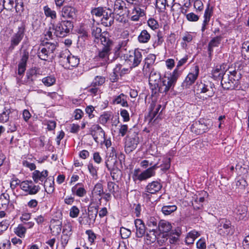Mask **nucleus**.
<instances>
[{
	"label": "nucleus",
	"mask_w": 249,
	"mask_h": 249,
	"mask_svg": "<svg viewBox=\"0 0 249 249\" xmlns=\"http://www.w3.org/2000/svg\"><path fill=\"white\" fill-rule=\"evenodd\" d=\"M128 97L123 93L114 95L112 97V103L113 105H119L122 107H128Z\"/></svg>",
	"instance_id": "20"
},
{
	"label": "nucleus",
	"mask_w": 249,
	"mask_h": 249,
	"mask_svg": "<svg viewBox=\"0 0 249 249\" xmlns=\"http://www.w3.org/2000/svg\"><path fill=\"white\" fill-rule=\"evenodd\" d=\"M222 38V36H216L213 38L209 42L208 46V52L209 57H211L212 55L213 52V48L218 47L221 43Z\"/></svg>",
	"instance_id": "27"
},
{
	"label": "nucleus",
	"mask_w": 249,
	"mask_h": 249,
	"mask_svg": "<svg viewBox=\"0 0 249 249\" xmlns=\"http://www.w3.org/2000/svg\"><path fill=\"white\" fill-rule=\"evenodd\" d=\"M25 32V25L22 23L18 28V31L14 33L11 37L10 45L9 47V50L12 51L16 46H18L24 37Z\"/></svg>",
	"instance_id": "7"
},
{
	"label": "nucleus",
	"mask_w": 249,
	"mask_h": 249,
	"mask_svg": "<svg viewBox=\"0 0 249 249\" xmlns=\"http://www.w3.org/2000/svg\"><path fill=\"white\" fill-rule=\"evenodd\" d=\"M28 58V52L26 50H24L22 53L20 61L18 65V74L19 76L23 75L26 70L27 62Z\"/></svg>",
	"instance_id": "21"
},
{
	"label": "nucleus",
	"mask_w": 249,
	"mask_h": 249,
	"mask_svg": "<svg viewBox=\"0 0 249 249\" xmlns=\"http://www.w3.org/2000/svg\"><path fill=\"white\" fill-rule=\"evenodd\" d=\"M175 0H172L174 2ZM156 6L159 8L160 11H163L166 9V6H169V4L167 3V0H156Z\"/></svg>",
	"instance_id": "52"
},
{
	"label": "nucleus",
	"mask_w": 249,
	"mask_h": 249,
	"mask_svg": "<svg viewBox=\"0 0 249 249\" xmlns=\"http://www.w3.org/2000/svg\"><path fill=\"white\" fill-rule=\"evenodd\" d=\"M128 125L127 124H121L119 128V134L122 136H124L128 132Z\"/></svg>",
	"instance_id": "57"
},
{
	"label": "nucleus",
	"mask_w": 249,
	"mask_h": 249,
	"mask_svg": "<svg viewBox=\"0 0 249 249\" xmlns=\"http://www.w3.org/2000/svg\"><path fill=\"white\" fill-rule=\"evenodd\" d=\"M188 59V56L186 55L183 58H182L180 60H179L178 61V62L176 68L174 70H177L178 72V73H179L178 77L180 76V75L181 74V71L178 70L179 68L181 66H182L184 64H185L187 62Z\"/></svg>",
	"instance_id": "55"
},
{
	"label": "nucleus",
	"mask_w": 249,
	"mask_h": 249,
	"mask_svg": "<svg viewBox=\"0 0 249 249\" xmlns=\"http://www.w3.org/2000/svg\"><path fill=\"white\" fill-rule=\"evenodd\" d=\"M159 219L158 217L150 216L147 221V225L149 229L158 230L159 227Z\"/></svg>",
	"instance_id": "38"
},
{
	"label": "nucleus",
	"mask_w": 249,
	"mask_h": 249,
	"mask_svg": "<svg viewBox=\"0 0 249 249\" xmlns=\"http://www.w3.org/2000/svg\"><path fill=\"white\" fill-rule=\"evenodd\" d=\"M156 58V56L154 54H149L147 55V56L145 58V64L144 67L146 68H150L151 66H152L155 61Z\"/></svg>",
	"instance_id": "41"
},
{
	"label": "nucleus",
	"mask_w": 249,
	"mask_h": 249,
	"mask_svg": "<svg viewBox=\"0 0 249 249\" xmlns=\"http://www.w3.org/2000/svg\"><path fill=\"white\" fill-rule=\"evenodd\" d=\"M14 111H12L10 108L4 107L0 112V122L5 123L8 122L10 119L12 118L11 114Z\"/></svg>",
	"instance_id": "30"
},
{
	"label": "nucleus",
	"mask_w": 249,
	"mask_h": 249,
	"mask_svg": "<svg viewBox=\"0 0 249 249\" xmlns=\"http://www.w3.org/2000/svg\"><path fill=\"white\" fill-rule=\"evenodd\" d=\"M80 59L76 56L70 54L68 58L67 59L66 62L68 63L72 67H77L79 64Z\"/></svg>",
	"instance_id": "42"
},
{
	"label": "nucleus",
	"mask_w": 249,
	"mask_h": 249,
	"mask_svg": "<svg viewBox=\"0 0 249 249\" xmlns=\"http://www.w3.org/2000/svg\"><path fill=\"white\" fill-rule=\"evenodd\" d=\"M112 44V41H109L107 44H102L103 49L99 51L98 55L96 56L97 60H102L105 62L108 60V57L110 52V46Z\"/></svg>",
	"instance_id": "16"
},
{
	"label": "nucleus",
	"mask_w": 249,
	"mask_h": 249,
	"mask_svg": "<svg viewBox=\"0 0 249 249\" xmlns=\"http://www.w3.org/2000/svg\"><path fill=\"white\" fill-rule=\"evenodd\" d=\"M148 26L152 30H155L159 28L158 22L153 18H150L147 21Z\"/></svg>",
	"instance_id": "54"
},
{
	"label": "nucleus",
	"mask_w": 249,
	"mask_h": 249,
	"mask_svg": "<svg viewBox=\"0 0 249 249\" xmlns=\"http://www.w3.org/2000/svg\"><path fill=\"white\" fill-rule=\"evenodd\" d=\"M76 9L71 6H65L61 10V16L65 18L73 19L76 17Z\"/></svg>",
	"instance_id": "25"
},
{
	"label": "nucleus",
	"mask_w": 249,
	"mask_h": 249,
	"mask_svg": "<svg viewBox=\"0 0 249 249\" xmlns=\"http://www.w3.org/2000/svg\"><path fill=\"white\" fill-rule=\"evenodd\" d=\"M72 226L69 223L65 224L64 225L63 229V234L71 235V234Z\"/></svg>",
	"instance_id": "58"
},
{
	"label": "nucleus",
	"mask_w": 249,
	"mask_h": 249,
	"mask_svg": "<svg viewBox=\"0 0 249 249\" xmlns=\"http://www.w3.org/2000/svg\"><path fill=\"white\" fill-rule=\"evenodd\" d=\"M217 231L218 234L224 237L232 234L233 229L231 222L225 218L221 219L217 225Z\"/></svg>",
	"instance_id": "8"
},
{
	"label": "nucleus",
	"mask_w": 249,
	"mask_h": 249,
	"mask_svg": "<svg viewBox=\"0 0 249 249\" xmlns=\"http://www.w3.org/2000/svg\"><path fill=\"white\" fill-rule=\"evenodd\" d=\"M199 72V69L197 65L192 67L189 73L182 83V87L185 89L189 88L197 79Z\"/></svg>",
	"instance_id": "10"
},
{
	"label": "nucleus",
	"mask_w": 249,
	"mask_h": 249,
	"mask_svg": "<svg viewBox=\"0 0 249 249\" xmlns=\"http://www.w3.org/2000/svg\"><path fill=\"white\" fill-rule=\"evenodd\" d=\"M120 234H121L122 237L123 238L126 239L130 236L131 231L130 230L127 229L122 227L120 229Z\"/></svg>",
	"instance_id": "56"
},
{
	"label": "nucleus",
	"mask_w": 249,
	"mask_h": 249,
	"mask_svg": "<svg viewBox=\"0 0 249 249\" xmlns=\"http://www.w3.org/2000/svg\"><path fill=\"white\" fill-rule=\"evenodd\" d=\"M124 58L130 68H135L138 66L142 59V52L138 49H135L124 54Z\"/></svg>",
	"instance_id": "4"
},
{
	"label": "nucleus",
	"mask_w": 249,
	"mask_h": 249,
	"mask_svg": "<svg viewBox=\"0 0 249 249\" xmlns=\"http://www.w3.org/2000/svg\"><path fill=\"white\" fill-rule=\"evenodd\" d=\"M135 226L136 228V236L138 238L142 237L146 233V228L142 221L140 219H137L135 220Z\"/></svg>",
	"instance_id": "23"
},
{
	"label": "nucleus",
	"mask_w": 249,
	"mask_h": 249,
	"mask_svg": "<svg viewBox=\"0 0 249 249\" xmlns=\"http://www.w3.org/2000/svg\"><path fill=\"white\" fill-rule=\"evenodd\" d=\"M56 79L53 75L47 76L42 79V82L45 86L50 87L55 83Z\"/></svg>",
	"instance_id": "43"
},
{
	"label": "nucleus",
	"mask_w": 249,
	"mask_h": 249,
	"mask_svg": "<svg viewBox=\"0 0 249 249\" xmlns=\"http://www.w3.org/2000/svg\"><path fill=\"white\" fill-rule=\"evenodd\" d=\"M119 186L112 181H108L107 183V191L112 194L116 197L117 192H118Z\"/></svg>",
	"instance_id": "37"
},
{
	"label": "nucleus",
	"mask_w": 249,
	"mask_h": 249,
	"mask_svg": "<svg viewBox=\"0 0 249 249\" xmlns=\"http://www.w3.org/2000/svg\"><path fill=\"white\" fill-rule=\"evenodd\" d=\"M105 82V77L102 76H96L91 83V87H97L103 85Z\"/></svg>",
	"instance_id": "46"
},
{
	"label": "nucleus",
	"mask_w": 249,
	"mask_h": 249,
	"mask_svg": "<svg viewBox=\"0 0 249 249\" xmlns=\"http://www.w3.org/2000/svg\"><path fill=\"white\" fill-rule=\"evenodd\" d=\"M139 142V138L137 133H135L134 137L128 136L125 142V148L126 150L132 151L134 150Z\"/></svg>",
	"instance_id": "22"
},
{
	"label": "nucleus",
	"mask_w": 249,
	"mask_h": 249,
	"mask_svg": "<svg viewBox=\"0 0 249 249\" xmlns=\"http://www.w3.org/2000/svg\"><path fill=\"white\" fill-rule=\"evenodd\" d=\"M224 64L216 66L212 71L213 77L215 79H222L223 75L227 72V70Z\"/></svg>",
	"instance_id": "26"
},
{
	"label": "nucleus",
	"mask_w": 249,
	"mask_h": 249,
	"mask_svg": "<svg viewBox=\"0 0 249 249\" xmlns=\"http://www.w3.org/2000/svg\"><path fill=\"white\" fill-rule=\"evenodd\" d=\"M113 14L112 10L110 9H104L103 12L102 13L101 21L102 24L106 27H109L112 25L114 22V18L112 16Z\"/></svg>",
	"instance_id": "17"
},
{
	"label": "nucleus",
	"mask_w": 249,
	"mask_h": 249,
	"mask_svg": "<svg viewBox=\"0 0 249 249\" xmlns=\"http://www.w3.org/2000/svg\"><path fill=\"white\" fill-rule=\"evenodd\" d=\"M70 52L67 50L65 49L61 51L58 57L61 59V61H63L64 62L67 61V59L70 55Z\"/></svg>",
	"instance_id": "60"
},
{
	"label": "nucleus",
	"mask_w": 249,
	"mask_h": 249,
	"mask_svg": "<svg viewBox=\"0 0 249 249\" xmlns=\"http://www.w3.org/2000/svg\"><path fill=\"white\" fill-rule=\"evenodd\" d=\"M177 209V207L175 205H163L161 208V212L165 215H168L175 212Z\"/></svg>",
	"instance_id": "39"
},
{
	"label": "nucleus",
	"mask_w": 249,
	"mask_h": 249,
	"mask_svg": "<svg viewBox=\"0 0 249 249\" xmlns=\"http://www.w3.org/2000/svg\"><path fill=\"white\" fill-rule=\"evenodd\" d=\"M162 184L157 180H154L148 183L145 188V192L151 194H155L162 188Z\"/></svg>",
	"instance_id": "24"
},
{
	"label": "nucleus",
	"mask_w": 249,
	"mask_h": 249,
	"mask_svg": "<svg viewBox=\"0 0 249 249\" xmlns=\"http://www.w3.org/2000/svg\"><path fill=\"white\" fill-rule=\"evenodd\" d=\"M158 164H155L139 174L140 169H135L132 175V178L135 182L137 180L142 181L155 175V170L159 168Z\"/></svg>",
	"instance_id": "5"
},
{
	"label": "nucleus",
	"mask_w": 249,
	"mask_h": 249,
	"mask_svg": "<svg viewBox=\"0 0 249 249\" xmlns=\"http://www.w3.org/2000/svg\"><path fill=\"white\" fill-rule=\"evenodd\" d=\"M57 45V43L56 42H46L43 45L44 46L45 48H47V51L49 53L51 54V53H53L54 51L56 49V46Z\"/></svg>",
	"instance_id": "50"
},
{
	"label": "nucleus",
	"mask_w": 249,
	"mask_h": 249,
	"mask_svg": "<svg viewBox=\"0 0 249 249\" xmlns=\"http://www.w3.org/2000/svg\"><path fill=\"white\" fill-rule=\"evenodd\" d=\"M44 14L47 17H50L52 19H55L56 18V13L54 10H52L48 6L44 7Z\"/></svg>",
	"instance_id": "51"
},
{
	"label": "nucleus",
	"mask_w": 249,
	"mask_h": 249,
	"mask_svg": "<svg viewBox=\"0 0 249 249\" xmlns=\"http://www.w3.org/2000/svg\"><path fill=\"white\" fill-rule=\"evenodd\" d=\"M205 198L204 197H200L198 198L196 197L192 203V205L195 209L199 210L203 207V202L204 201Z\"/></svg>",
	"instance_id": "49"
},
{
	"label": "nucleus",
	"mask_w": 249,
	"mask_h": 249,
	"mask_svg": "<svg viewBox=\"0 0 249 249\" xmlns=\"http://www.w3.org/2000/svg\"><path fill=\"white\" fill-rule=\"evenodd\" d=\"M103 186L102 183H96L93 189L92 194L95 195L101 196L102 194H104Z\"/></svg>",
	"instance_id": "47"
},
{
	"label": "nucleus",
	"mask_w": 249,
	"mask_h": 249,
	"mask_svg": "<svg viewBox=\"0 0 249 249\" xmlns=\"http://www.w3.org/2000/svg\"><path fill=\"white\" fill-rule=\"evenodd\" d=\"M90 134L97 143H102L105 140V132L98 124L92 125L89 129Z\"/></svg>",
	"instance_id": "14"
},
{
	"label": "nucleus",
	"mask_w": 249,
	"mask_h": 249,
	"mask_svg": "<svg viewBox=\"0 0 249 249\" xmlns=\"http://www.w3.org/2000/svg\"><path fill=\"white\" fill-rule=\"evenodd\" d=\"M241 78V74L236 71H227L226 74L223 75L221 79V84L222 87L226 89H241L240 79Z\"/></svg>",
	"instance_id": "1"
},
{
	"label": "nucleus",
	"mask_w": 249,
	"mask_h": 249,
	"mask_svg": "<svg viewBox=\"0 0 249 249\" xmlns=\"http://www.w3.org/2000/svg\"><path fill=\"white\" fill-rule=\"evenodd\" d=\"M20 188L28 194L33 195L36 194L40 189L39 185H35L32 180H25L20 184Z\"/></svg>",
	"instance_id": "15"
},
{
	"label": "nucleus",
	"mask_w": 249,
	"mask_h": 249,
	"mask_svg": "<svg viewBox=\"0 0 249 249\" xmlns=\"http://www.w3.org/2000/svg\"><path fill=\"white\" fill-rule=\"evenodd\" d=\"M71 193L74 196L83 197L86 195L87 191L81 183H78L71 188Z\"/></svg>",
	"instance_id": "28"
},
{
	"label": "nucleus",
	"mask_w": 249,
	"mask_h": 249,
	"mask_svg": "<svg viewBox=\"0 0 249 249\" xmlns=\"http://www.w3.org/2000/svg\"><path fill=\"white\" fill-rule=\"evenodd\" d=\"M48 173L47 170H44L42 172L35 170L32 173V178L36 183L42 184L48 178L47 177Z\"/></svg>",
	"instance_id": "19"
},
{
	"label": "nucleus",
	"mask_w": 249,
	"mask_h": 249,
	"mask_svg": "<svg viewBox=\"0 0 249 249\" xmlns=\"http://www.w3.org/2000/svg\"><path fill=\"white\" fill-rule=\"evenodd\" d=\"M79 210L76 206H72L70 210V216L72 218H75L78 216Z\"/></svg>",
	"instance_id": "61"
},
{
	"label": "nucleus",
	"mask_w": 249,
	"mask_h": 249,
	"mask_svg": "<svg viewBox=\"0 0 249 249\" xmlns=\"http://www.w3.org/2000/svg\"><path fill=\"white\" fill-rule=\"evenodd\" d=\"M178 72L174 70L172 73L161 79V85L159 86L157 94L159 92L166 94L170 89H173L178 78Z\"/></svg>",
	"instance_id": "2"
},
{
	"label": "nucleus",
	"mask_w": 249,
	"mask_h": 249,
	"mask_svg": "<svg viewBox=\"0 0 249 249\" xmlns=\"http://www.w3.org/2000/svg\"><path fill=\"white\" fill-rule=\"evenodd\" d=\"M44 187L48 194H52L54 190V179L48 178L44 182Z\"/></svg>",
	"instance_id": "35"
},
{
	"label": "nucleus",
	"mask_w": 249,
	"mask_h": 249,
	"mask_svg": "<svg viewBox=\"0 0 249 249\" xmlns=\"http://www.w3.org/2000/svg\"><path fill=\"white\" fill-rule=\"evenodd\" d=\"M158 234V231L155 229H148L146 231L145 239L148 244L154 243L156 239Z\"/></svg>",
	"instance_id": "29"
},
{
	"label": "nucleus",
	"mask_w": 249,
	"mask_h": 249,
	"mask_svg": "<svg viewBox=\"0 0 249 249\" xmlns=\"http://www.w3.org/2000/svg\"><path fill=\"white\" fill-rule=\"evenodd\" d=\"M209 120L201 119L193 123L191 127V131L197 135L205 133L209 129L210 127Z\"/></svg>",
	"instance_id": "13"
},
{
	"label": "nucleus",
	"mask_w": 249,
	"mask_h": 249,
	"mask_svg": "<svg viewBox=\"0 0 249 249\" xmlns=\"http://www.w3.org/2000/svg\"><path fill=\"white\" fill-rule=\"evenodd\" d=\"M26 229L23 225L20 224L14 229V232L18 237L20 238L24 237L26 233Z\"/></svg>",
	"instance_id": "48"
},
{
	"label": "nucleus",
	"mask_w": 249,
	"mask_h": 249,
	"mask_svg": "<svg viewBox=\"0 0 249 249\" xmlns=\"http://www.w3.org/2000/svg\"><path fill=\"white\" fill-rule=\"evenodd\" d=\"M56 36L63 37L67 36L73 29V22L70 20H62L57 24L53 25Z\"/></svg>",
	"instance_id": "3"
},
{
	"label": "nucleus",
	"mask_w": 249,
	"mask_h": 249,
	"mask_svg": "<svg viewBox=\"0 0 249 249\" xmlns=\"http://www.w3.org/2000/svg\"><path fill=\"white\" fill-rule=\"evenodd\" d=\"M141 6H134L131 10H127L128 15L132 21L139 20L140 17L145 15L144 10L141 8Z\"/></svg>",
	"instance_id": "18"
},
{
	"label": "nucleus",
	"mask_w": 249,
	"mask_h": 249,
	"mask_svg": "<svg viewBox=\"0 0 249 249\" xmlns=\"http://www.w3.org/2000/svg\"><path fill=\"white\" fill-rule=\"evenodd\" d=\"M111 117V114L109 112H104L99 118L100 123L103 125H106Z\"/></svg>",
	"instance_id": "53"
},
{
	"label": "nucleus",
	"mask_w": 249,
	"mask_h": 249,
	"mask_svg": "<svg viewBox=\"0 0 249 249\" xmlns=\"http://www.w3.org/2000/svg\"><path fill=\"white\" fill-rule=\"evenodd\" d=\"M212 10L209 7V5H208L207 8L205 9L204 15V20L202 23L201 30L204 32L206 29V26L210 21V18L212 16Z\"/></svg>",
	"instance_id": "33"
},
{
	"label": "nucleus",
	"mask_w": 249,
	"mask_h": 249,
	"mask_svg": "<svg viewBox=\"0 0 249 249\" xmlns=\"http://www.w3.org/2000/svg\"><path fill=\"white\" fill-rule=\"evenodd\" d=\"M196 89L200 93H205L209 97H213L216 91L214 83L208 80H203L197 83Z\"/></svg>",
	"instance_id": "6"
},
{
	"label": "nucleus",
	"mask_w": 249,
	"mask_h": 249,
	"mask_svg": "<svg viewBox=\"0 0 249 249\" xmlns=\"http://www.w3.org/2000/svg\"><path fill=\"white\" fill-rule=\"evenodd\" d=\"M161 80L160 73L153 69L151 71L149 76V84L152 90V95L156 96L159 82Z\"/></svg>",
	"instance_id": "11"
},
{
	"label": "nucleus",
	"mask_w": 249,
	"mask_h": 249,
	"mask_svg": "<svg viewBox=\"0 0 249 249\" xmlns=\"http://www.w3.org/2000/svg\"><path fill=\"white\" fill-rule=\"evenodd\" d=\"M100 28L93 26L91 28V34L94 37V41L97 43H100L102 44H107L109 41H111L108 37V34L107 33H102Z\"/></svg>",
	"instance_id": "9"
},
{
	"label": "nucleus",
	"mask_w": 249,
	"mask_h": 249,
	"mask_svg": "<svg viewBox=\"0 0 249 249\" xmlns=\"http://www.w3.org/2000/svg\"><path fill=\"white\" fill-rule=\"evenodd\" d=\"M36 71L34 69H31L28 70L26 73V78L23 81H21L22 84H31L33 83L35 80Z\"/></svg>",
	"instance_id": "31"
},
{
	"label": "nucleus",
	"mask_w": 249,
	"mask_h": 249,
	"mask_svg": "<svg viewBox=\"0 0 249 249\" xmlns=\"http://www.w3.org/2000/svg\"><path fill=\"white\" fill-rule=\"evenodd\" d=\"M171 224L164 220H161L159 222V227L158 229L160 232L168 233L172 229Z\"/></svg>",
	"instance_id": "32"
},
{
	"label": "nucleus",
	"mask_w": 249,
	"mask_h": 249,
	"mask_svg": "<svg viewBox=\"0 0 249 249\" xmlns=\"http://www.w3.org/2000/svg\"><path fill=\"white\" fill-rule=\"evenodd\" d=\"M104 9V8L101 7L95 8L91 10V13L93 16L95 15L97 17H100L102 16Z\"/></svg>",
	"instance_id": "62"
},
{
	"label": "nucleus",
	"mask_w": 249,
	"mask_h": 249,
	"mask_svg": "<svg viewBox=\"0 0 249 249\" xmlns=\"http://www.w3.org/2000/svg\"><path fill=\"white\" fill-rule=\"evenodd\" d=\"M186 18L189 21L195 22L199 19V17L194 13L191 12L186 15Z\"/></svg>",
	"instance_id": "64"
},
{
	"label": "nucleus",
	"mask_w": 249,
	"mask_h": 249,
	"mask_svg": "<svg viewBox=\"0 0 249 249\" xmlns=\"http://www.w3.org/2000/svg\"><path fill=\"white\" fill-rule=\"evenodd\" d=\"M47 48L44 47L40 48L37 52V56L38 57L42 60H47L50 54L47 51Z\"/></svg>",
	"instance_id": "44"
},
{
	"label": "nucleus",
	"mask_w": 249,
	"mask_h": 249,
	"mask_svg": "<svg viewBox=\"0 0 249 249\" xmlns=\"http://www.w3.org/2000/svg\"><path fill=\"white\" fill-rule=\"evenodd\" d=\"M150 37L151 36L147 31L146 30H143L139 35L138 40L140 43H146L149 41Z\"/></svg>",
	"instance_id": "36"
},
{
	"label": "nucleus",
	"mask_w": 249,
	"mask_h": 249,
	"mask_svg": "<svg viewBox=\"0 0 249 249\" xmlns=\"http://www.w3.org/2000/svg\"><path fill=\"white\" fill-rule=\"evenodd\" d=\"M127 9L126 3L123 0H116L114 4V13L116 14V17L115 18L121 22H124L125 19L124 17V12Z\"/></svg>",
	"instance_id": "12"
},
{
	"label": "nucleus",
	"mask_w": 249,
	"mask_h": 249,
	"mask_svg": "<svg viewBox=\"0 0 249 249\" xmlns=\"http://www.w3.org/2000/svg\"><path fill=\"white\" fill-rule=\"evenodd\" d=\"M241 53L243 58L245 60L249 59V42H244L242 45Z\"/></svg>",
	"instance_id": "40"
},
{
	"label": "nucleus",
	"mask_w": 249,
	"mask_h": 249,
	"mask_svg": "<svg viewBox=\"0 0 249 249\" xmlns=\"http://www.w3.org/2000/svg\"><path fill=\"white\" fill-rule=\"evenodd\" d=\"M86 234L88 235V239L89 242L93 243L96 236L94 232L91 230H88L86 231Z\"/></svg>",
	"instance_id": "63"
},
{
	"label": "nucleus",
	"mask_w": 249,
	"mask_h": 249,
	"mask_svg": "<svg viewBox=\"0 0 249 249\" xmlns=\"http://www.w3.org/2000/svg\"><path fill=\"white\" fill-rule=\"evenodd\" d=\"M87 215L91 217V218L96 220L97 214L98 213V206H89L88 209Z\"/></svg>",
	"instance_id": "45"
},
{
	"label": "nucleus",
	"mask_w": 249,
	"mask_h": 249,
	"mask_svg": "<svg viewBox=\"0 0 249 249\" xmlns=\"http://www.w3.org/2000/svg\"><path fill=\"white\" fill-rule=\"evenodd\" d=\"M236 185L240 189H243L248 185V183L245 179L241 178L237 180Z\"/></svg>",
	"instance_id": "59"
},
{
	"label": "nucleus",
	"mask_w": 249,
	"mask_h": 249,
	"mask_svg": "<svg viewBox=\"0 0 249 249\" xmlns=\"http://www.w3.org/2000/svg\"><path fill=\"white\" fill-rule=\"evenodd\" d=\"M78 221L81 225H86L90 227L91 226L94 225L95 220L86 214L84 216L79 217L78 218Z\"/></svg>",
	"instance_id": "34"
}]
</instances>
